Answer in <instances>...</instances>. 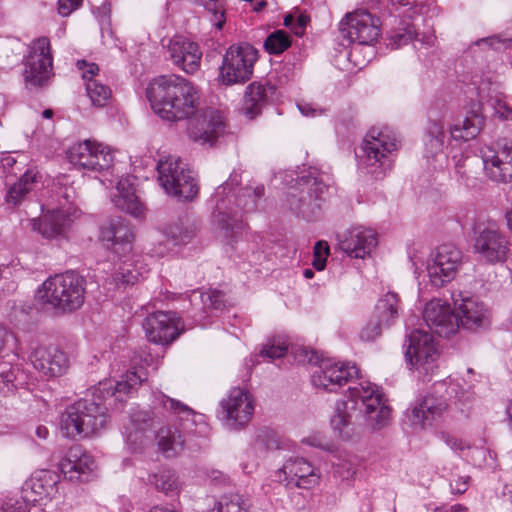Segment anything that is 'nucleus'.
I'll use <instances>...</instances> for the list:
<instances>
[{
	"label": "nucleus",
	"mask_w": 512,
	"mask_h": 512,
	"mask_svg": "<svg viewBox=\"0 0 512 512\" xmlns=\"http://www.w3.org/2000/svg\"><path fill=\"white\" fill-rule=\"evenodd\" d=\"M153 112L168 122L190 119L187 128L190 139L200 144H213L225 133L226 121L219 110H199V93L192 82L171 74L154 78L146 90Z\"/></svg>",
	"instance_id": "obj_1"
},
{
	"label": "nucleus",
	"mask_w": 512,
	"mask_h": 512,
	"mask_svg": "<svg viewBox=\"0 0 512 512\" xmlns=\"http://www.w3.org/2000/svg\"><path fill=\"white\" fill-rule=\"evenodd\" d=\"M144 373L127 371L114 385L111 381L100 382L92 399H80L60 415L59 427L66 438H87L103 429L109 420L108 409L123 404L144 380Z\"/></svg>",
	"instance_id": "obj_2"
},
{
	"label": "nucleus",
	"mask_w": 512,
	"mask_h": 512,
	"mask_svg": "<svg viewBox=\"0 0 512 512\" xmlns=\"http://www.w3.org/2000/svg\"><path fill=\"white\" fill-rule=\"evenodd\" d=\"M383 390L368 381L360 382L348 388V400H340L335 404L331 416V425L341 437H347L344 433L352 422L353 413L358 409L366 421L376 428L386 426L391 419V407Z\"/></svg>",
	"instance_id": "obj_3"
},
{
	"label": "nucleus",
	"mask_w": 512,
	"mask_h": 512,
	"mask_svg": "<svg viewBox=\"0 0 512 512\" xmlns=\"http://www.w3.org/2000/svg\"><path fill=\"white\" fill-rule=\"evenodd\" d=\"M152 405L163 409L173 417L175 428L161 429L158 433V446L166 457H174L184 449L187 436H206L209 426L203 414L196 413L185 403L171 398L162 391L152 392Z\"/></svg>",
	"instance_id": "obj_4"
},
{
	"label": "nucleus",
	"mask_w": 512,
	"mask_h": 512,
	"mask_svg": "<svg viewBox=\"0 0 512 512\" xmlns=\"http://www.w3.org/2000/svg\"><path fill=\"white\" fill-rule=\"evenodd\" d=\"M99 239L117 256V268L112 275L116 285H133L148 274L147 257L132 252L134 234L126 220L119 218L102 226Z\"/></svg>",
	"instance_id": "obj_5"
},
{
	"label": "nucleus",
	"mask_w": 512,
	"mask_h": 512,
	"mask_svg": "<svg viewBox=\"0 0 512 512\" xmlns=\"http://www.w3.org/2000/svg\"><path fill=\"white\" fill-rule=\"evenodd\" d=\"M241 181V175L233 171L229 179L217 187L213 194L217 220L226 230H239L244 226L243 213L254 211L257 201L264 195L263 185L246 186L235 193V188Z\"/></svg>",
	"instance_id": "obj_6"
},
{
	"label": "nucleus",
	"mask_w": 512,
	"mask_h": 512,
	"mask_svg": "<svg viewBox=\"0 0 512 512\" xmlns=\"http://www.w3.org/2000/svg\"><path fill=\"white\" fill-rule=\"evenodd\" d=\"M399 146L400 141L393 129L388 126L372 127L361 147L359 170L374 179H383L393 168Z\"/></svg>",
	"instance_id": "obj_7"
},
{
	"label": "nucleus",
	"mask_w": 512,
	"mask_h": 512,
	"mask_svg": "<svg viewBox=\"0 0 512 512\" xmlns=\"http://www.w3.org/2000/svg\"><path fill=\"white\" fill-rule=\"evenodd\" d=\"M86 280L73 271L48 277L37 290L38 300L62 312H74L85 300Z\"/></svg>",
	"instance_id": "obj_8"
},
{
	"label": "nucleus",
	"mask_w": 512,
	"mask_h": 512,
	"mask_svg": "<svg viewBox=\"0 0 512 512\" xmlns=\"http://www.w3.org/2000/svg\"><path fill=\"white\" fill-rule=\"evenodd\" d=\"M406 361L423 382H428L438 371L439 351L434 337L426 331L413 330L404 344Z\"/></svg>",
	"instance_id": "obj_9"
},
{
	"label": "nucleus",
	"mask_w": 512,
	"mask_h": 512,
	"mask_svg": "<svg viewBox=\"0 0 512 512\" xmlns=\"http://www.w3.org/2000/svg\"><path fill=\"white\" fill-rule=\"evenodd\" d=\"M158 181L168 195L178 200H193L199 192V187L192 171L186 169L179 157L168 156L161 159L157 165Z\"/></svg>",
	"instance_id": "obj_10"
},
{
	"label": "nucleus",
	"mask_w": 512,
	"mask_h": 512,
	"mask_svg": "<svg viewBox=\"0 0 512 512\" xmlns=\"http://www.w3.org/2000/svg\"><path fill=\"white\" fill-rule=\"evenodd\" d=\"M258 50L249 43L231 45L223 55L218 80L226 86L243 84L253 76Z\"/></svg>",
	"instance_id": "obj_11"
},
{
	"label": "nucleus",
	"mask_w": 512,
	"mask_h": 512,
	"mask_svg": "<svg viewBox=\"0 0 512 512\" xmlns=\"http://www.w3.org/2000/svg\"><path fill=\"white\" fill-rule=\"evenodd\" d=\"M16 338L5 327L0 325V358L5 359L12 356L8 361L9 367L5 365L0 367V393L9 395L18 389L29 388L30 374L23 369L22 364L14 363L18 360L14 352Z\"/></svg>",
	"instance_id": "obj_12"
},
{
	"label": "nucleus",
	"mask_w": 512,
	"mask_h": 512,
	"mask_svg": "<svg viewBox=\"0 0 512 512\" xmlns=\"http://www.w3.org/2000/svg\"><path fill=\"white\" fill-rule=\"evenodd\" d=\"M297 186L299 194H289V207L296 214L310 220L320 209V201L327 190V185L322 175L314 170L309 172V175L301 177L297 181Z\"/></svg>",
	"instance_id": "obj_13"
},
{
	"label": "nucleus",
	"mask_w": 512,
	"mask_h": 512,
	"mask_svg": "<svg viewBox=\"0 0 512 512\" xmlns=\"http://www.w3.org/2000/svg\"><path fill=\"white\" fill-rule=\"evenodd\" d=\"M462 265V252L453 244L440 245L427 259L429 283L442 288L453 281Z\"/></svg>",
	"instance_id": "obj_14"
},
{
	"label": "nucleus",
	"mask_w": 512,
	"mask_h": 512,
	"mask_svg": "<svg viewBox=\"0 0 512 512\" xmlns=\"http://www.w3.org/2000/svg\"><path fill=\"white\" fill-rule=\"evenodd\" d=\"M378 17L366 10L347 13L339 23V33L348 44L373 45L380 36Z\"/></svg>",
	"instance_id": "obj_15"
},
{
	"label": "nucleus",
	"mask_w": 512,
	"mask_h": 512,
	"mask_svg": "<svg viewBox=\"0 0 512 512\" xmlns=\"http://www.w3.org/2000/svg\"><path fill=\"white\" fill-rule=\"evenodd\" d=\"M67 158L79 169L103 172L112 167L114 153L109 146L103 143L96 140H84L69 147Z\"/></svg>",
	"instance_id": "obj_16"
},
{
	"label": "nucleus",
	"mask_w": 512,
	"mask_h": 512,
	"mask_svg": "<svg viewBox=\"0 0 512 512\" xmlns=\"http://www.w3.org/2000/svg\"><path fill=\"white\" fill-rule=\"evenodd\" d=\"M253 413V397L244 388H232L220 402L221 420L228 429L244 428L252 419Z\"/></svg>",
	"instance_id": "obj_17"
},
{
	"label": "nucleus",
	"mask_w": 512,
	"mask_h": 512,
	"mask_svg": "<svg viewBox=\"0 0 512 512\" xmlns=\"http://www.w3.org/2000/svg\"><path fill=\"white\" fill-rule=\"evenodd\" d=\"M52 69L50 40L44 36L33 40L25 58V81L33 86H41L50 77Z\"/></svg>",
	"instance_id": "obj_18"
},
{
	"label": "nucleus",
	"mask_w": 512,
	"mask_h": 512,
	"mask_svg": "<svg viewBox=\"0 0 512 512\" xmlns=\"http://www.w3.org/2000/svg\"><path fill=\"white\" fill-rule=\"evenodd\" d=\"M359 376L358 367L350 362L321 361L312 374V384L328 392H336Z\"/></svg>",
	"instance_id": "obj_19"
},
{
	"label": "nucleus",
	"mask_w": 512,
	"mask_h": 512,
	"mask_svg": "<svg viewBox=\"0 0 512 512\" xmlns=\"http://www.w3.org/2000/svg\"><path fill=\"white\" fill-rule=\"evenodd\" d=\"M485 176L496 183H512V141L496 150L484 145L479 149Z\"/></svg>",
	"instance_id": "obj_20"
},
{
	"label": "nucleus",
	"mask_w": 512,
	"mask_h": 512,
	"mask_svg": "<svg viewBox=\"0 0 512 512\" xmlns=\"http://www.w3.org/2000/svg\"><path fill=\"white\" fill-rule=\"evenodd\" d=\"M29 360L40 377L46 380L63 376L70 367L68 355L55 345H39L34 348Z\"/></svg>",
	"instance_id": "obj_21"
},
{
	"label": "nucleus",
	"mask_w": 512,
	"mask_h": 512,
	"mask_svg": "<svg viewBox=\"0 0 512 512\" xmlns=\"http://www.w3.org/2000/svg\"><path fill=\"white\" fill-rule=\"evenodd\" d=\"M398 309V295L393 292L385 294L378 300L372 317L360 331V339L366 342L376 340L383 328L390 327L396 321Z\"/></svg>",
	"instance_id": "obj_22"
},
{
	"label": "nucleus",
	"mask_w": 512,
	"mask_h": 512,
	"mask_svg": "<svg viewBox=\"0 0 512 512\" xmlns=\"http://www.w3.org/2000/svg\"><path fill=\"white\" fill-rule=\"evenodd\" d=\"M279 482L286 485L293 484L297 488L310 490L320 484L321 472L305 458L296 457L288 459L276 472Z\"/></svg>",
	"instance_id": "obj_23"
},
{
	"label": "nucleus",
	"mask_w": 512,
	"mask_h": 512,
	"mask_svg": "<svg viewBox=\"0 0 512 512\" xmlns=\"http://www.w3.org/2000/svg\"><path fill=\"white\" fill-rule=\"evenodd\" d=\"M181 326V319L175 312L157 311L149 314L143 322L148 340L156 344H167L175 340Z\"/></svg>",
	"instance_id": "obj_24"
},
{
	"label": "nucleus",
	"mask_w": 512,
	"mask_h": 512,
	"mask_svg": "<svg viewBox=\"0 0 512 512\" xmlns=\"http://www.w3.org/2000/svg\"><path fill=\"white\" fill-rule=\"evenodd\" d=\"M75 217V210L71 212L70 209H42L40 217L31 219L30 224L42 237L57 239L66 236Z\"/></svg>",
	"instance_id": "obj_25"
},
{
	"label": "nucleus",
	"mask_w": 512,
	"mask_h": 512,
	"mask_svg": "<svg viewBox=\"0 0 512 512\" xmlns=\"http://www.w3.org/2000/svg\"><path fill=\"white\" fill-rule=\"evenodd\" d=\"M427 326L440 337L448 338L459 328L458 318L450 305L441 299L429 301L423 311Z\"/></svg>",
	"instance_id": "obj_26"
},
{
	"label": "nucleus",
	"mask_w": 512,
	"mask_h": 512,
	"mask_svg": "<svg viewBox=\"0 0 512 512\" xmlns=\"http://www.w3.org/2000/svg\"><path fill=\"white\" fill-rule=\"evenodd\" d=\"M96 468L94 458L80 445H72L58 463L64 478L87 481Z\"/></svg>",
	"instance_id": "obj_27"
},
{
	"label": "nucleus",
	"mask_w": 512,
	"mask_h": 512,
	"mask_svg": "<svg viewBox=\"0 0 512 512\" xmlns=\"http://www.w3.org/2000/svg\"><path fill=\"white\" fill-rule=\"evenodd\" d=\"M168 53L174 65L185 73L194 74L200 69L202 51L196 42L174 36L168 44Z\"/></svg>",
	"instance_id": "obj_28"
},
{
	"label": "nucleus",
	"mask_w": 512,
	"mask_h": 512,
	"mask_svg": "<svg viewBox=\"0 0 512 512\" xmlns=\"http://www.w3.org/2000/svg\"><path fill=\"white\" fill-rule=\"evenodd\" d=\"M60 476L52 470L42 469L34 472L26 482L23 493L29 502H46L58 493Z\"/></svg>",
	"instance_id": "obj_29"
},
{
	"label": "nucleus",
	"mask_w": 512,
	"mask_h": 512,
	"mask_svg": "<svg viewBox=\"0 0 512 512\" xmlns=\"http://www.w3.org/2000/svg\"><path fill=\"white\" fill-rule=\"evenodd\" d=\"M475 249L486 261L501 263L507 259L509 242L499 231L486 228L476 238Z\"/></svg>",
	"instance_id": "obj_30"
},
{
	"label": "nucleus",
	"mask_w": 512,
	"mask_h": 512,
	"mask_svg": "<svg viewBox=\"0 0 512 512\" xmlns=\"http://www.w3.org/2000/svg\"><path fill=\"white\" fill-rule=\"evenodd\" d=\"M341 250L356 259H364L377 245V235L372 229L355 227L339 242Z\"/></svg>",
	"instance_id": "obj_31"
},
{
	"label": "nucleus",
	"mask_w": 512,
	"mask_h": 512,
	"mask_svg": "<svg viewBox=\"0 0 512 512\" xmlns=\"http://www.w3.org/2000/svg\"><path fill=\"white\" fill-rule=\"evenodd\" d=\"M76 67L81 72L86 92L92 105L98 107L105 106L111 97V89L98 79L100 71L98 65L86 60H78Z\"/></svg>",
	"instance_id": "obj_32"
},
{
	"label": "nucleus",
	"mask_w": 512,
	"mask_h": 512,
	"mask_svg": "<svg viewBox=\"0 0 512 512\" xmlns=\"http://www.w3.org/2000/svg\"><path fill=\"white\" fill-rule=\"evenodd\" d=\"M153 426V418L149 411L137 410L130 415L129 424L124 427V438L127 448L133 452L143 449L147 441V432Z\"/></svg>",
	"instance_id": "obj_33"
},
{
	"label": "nucleus",
	"mask_w": 512,
	"mask_h": 512,
	"mask_svg": "<svg viewBox=\"0 0 512 512\" xmlns=\"http://www.w3.org/2000/svg\"><path fill=\"white\" fill-rule=\"evenodd\" d=\"M446 399L444 394L439 398L432 395L425 396L419 403L408 409L407 417L414 426L424 428L431 425L447 409Z\"/></svg>",
	"instance_id": "obj_34"
},
{
	"label": "nucleus",
	"mask_w": 512,
	"mask_h": 512,
	"mask_svg": "<svg viewBox=\"0 0 512 512\" xmlns=\"http://www.w3.org/2000/svg\"><path fill=\"white\" fill-rule=\"evenodd\" d=\"M112 202L121 211L136 218H143L146 208L135 193L133 178L121 177L117 182L116 193L112 196Z\"/></svg>",
	"instance_id": "obj_35"
},
{
	"label": "nucleus",
	"mask_w": 512,
	"mask_h": 512,
	"mask_svg": "<svg viewBox=\"0 0 512 512\" xmlns=\"http://www.w3.org/2000/svg\"><path fill=\"white\" fill-rule=\"evenodd\" d=\"M456 308L459 327L472 329L479 326L484 318V307L472 297H462V294L452 295Z\"/></svg>",
	"instance_id": "obj_36"
},
{
	"label": "nucleus",
	"mask_w": 512,
	"mask_h": 512,
	"mask_svg": "<svg viewBox=\"0 0 512 512\" xmlns=\"http://www.w3.org/2000/svg\"><path fill=\"white\" fill-rule=\"evenodd\" d=\"M275 93L274 86L253 82L246 88L242 111L245 116L253 119L261 113L269 98Z\"/></svg>",
	"instance_id": "obj_37"
},
{
	"label": "nucleus",
	"mask_w": 512,
	"mask_h": 512,
	"mask_svg": "<svg viewBox=\"0 0 512 512\" xmlns=\"http://www.w3.org/2000/svg\"><path fill=\"white\" fill-rule=\"evenodd\" d=\"M484 127V117L478 109L473 108L449 128L451 138L455 141L467 142L475 139Z\"/></svg>",
	"instance_id": "obj_38"
},
{
	"label": "nucleus",
	"mask_w": 512,
	"mask_h": 512,
	"mask_svg": "<svg viewBox=\"0 0 512 512\" xmlns=\"http://www.w3.org/2000/svg\"><path fill=\"white\" fill-rule=\"evenodd\" d=\"M40 179L41 174L36 168L26 169L19 180L7 190L5 202L14 207L19 205Z\"/></svg>",
	"instance_id": "obj_39"
},
{
	"label": "nucleus",
	"mask_w": 512,
	"mask_h": 512,
	"mask_svg": "<svg viewBox=\"0 0 512 512\" xmlns=\"http://www.w3.org/2000/svg\"><path fill=\"white\" fill-rule=\"evenodd\" d=\"M454 173L457 182L465 187L475 185L476 175L480 166L476 156L460 153L452 156Z\"/></svg>",
	"instance_id": "obj_40"
},
{
	"label": "nucleus",
	"mask_w": 512,
	"mask_h": 512,
	"mask_svg": "<svg viewBox=\"0 0 512 512\" xmlns=\"http://www.w3.org/2000/svg\"><path fill=\"white\" fill-rule=\"evenodd\" d=\"M446 134L441 121L430 119L424 132V154L427 159L442 154Z\"/></svg>",
	"instance_id": "obj_41"
},
{
	"label": "nucleus",
	"mask_w": 512,
	"mask_h": 512,
	"mask_svg": "<svg viewBox=\"0 0 512 512\" xmlns=\"http://www.w3.org/2000/svg\"><path fill=\"white\" fill-rule=\"evenodd\" d=\"M495 76L492 73H475L466 85V93L474 94L477 102L481 103L491 97L496 87Z\"/></svg>",
	"instance_id": "obj_42"
},
{
	"label": "nucleus",
	"mask_w": 512,
	"mask_h": 512,
	"mask_svg": "<svg viewBox=\"0 0 512 512\" xmlns=\"http://www.w3.org/2000/svg\"><path fill=\"white\" fill-rule=\"evenodd\" d=\"M250 508V500L236 493L222 496L206 512H249Z\"/></svg>",
	"instance_id": "obj_43"
},
{
	"label": "nucleus",
	"mask_w": 512,
	"mask_h": 512,
	"mask_svg": "<svg viewBox=\"0 0 512 512\" xmlns=\"http://www.w3.org/2000/svg\"><path fill=\"white\" fill-rule=\"evenodd\" d=\"M292 45L289 33L282 29L271 32L265 39L263 48L270 55H280Z\"/></svg>",
	"instance_id": "obj_44"
},
{
	"label": "nucleus",
	"mask_w": 512,
	"mask_h": 512,
	"mask_svg": "<svg viewBox=\"0 0 512 512\" xmlns=\"http://www.w3.org/2000/svg\"><path fill=\"white\" fill-rule=\"evenodd\" d=\"M417 37L415 28L412 24L401 21L399 27L393 28L387 37L388 46L392 49H398L407 45Z\"/></svg>",
	"instance_id": "obj_45"
},
{
	"label": "nucleus",
	"mask_w": 512,
	"mask_h": 512,
	"mask_svg": "<svg viewBox=\"0 0 512 512\" xmlns=\"http://www.w3.org/2000/svg\"><path fill=\"white\" fill-rule=\"evenodd\" d=\"M334 472L341 479L348 480L354 477L357 472V458L351 454L344 453L333 455L331 459Z\"/></svg>",
	"instance_id": "obj_46"
},
{
	"label": "nucleus",
	"mask_w": 512,
	"mask_h": 512,
	"mask_svg": "<svg viewBox=\"0 0 512 512\" xmlns=\"http://www.w3.org/2000/svg\"><path fill=\"white\" fill-rule=\"evenodd\" d=\"M201 303L203 304V310L205 315H199L197 321L202 322L208 315L207 310H222L226 305L225 294L218 289H209L204 292H200Z\"/></svg>",
	"instance_id": "obj_47"
},
{
	"label": "nucleus",
	"mask_w": 512,
	"mask_h": 512,
	"mask_svg": "<svg viewBox=\"0 0 512 512\" xmlns=\"http://www.w3.org/2000/svg\"><path fill=\"white\" fill-rule=\"evenodd\" d=\"M0 164L5 177L17 176L23 174L27 169V158L24 154L14 155L6 153L0 159Z\"/></svg>",
	"instance_id": "obj_48"
},
{
	"label": "nucleus",
	"mask_w": 512,
	"mask_h": 512,
	"mask_svg": "<svg viewBox=\"0 0 512 512\" xmlns=\"http://www.w3.org/2000/svg\"><path fill=\"white\" fill-rule=\"evenodd\" d=\"M153 483L158 491L166 495L177 493L179 489L178 478L170 469H161L154 474Z\"/></svg>",
	"instance_id": "obj_49"
},
{
	"label": "nucleus",
	"mask_w": 512,
	"mask_h": 512,
	"mask_svg": "<svg viewBox=\"0 0 512 512\" xmlns=\"http://www.w3.org/2000/svg\"><path fill=\"white\" fill-rule=\"evenodd\" d=\"M27 502L24 493L21 497H8L0 503V512H27Z\"/></svg>",
	"instance_id": "obj_50"
},
{
	"label": "nucleus",
	"mask_w": 512,
	"mask_h": 512,
	"mask_svg": "<svg viewBox=\"0 0 512 512\" xmlns=\"http://www.w3.org/2000/svg\"><path fill=\"white\" fill-rule=\"evenodd\" d=\"M287 350L288 345L284 341L273 340L262 348L260 355L270 359H277L283 357L287 353Z\"/></svg>",
	"instance_id": "obj_51"
},
{
	"label": "nucleus",
	"mask_w": 512,
	"mask_h": 512,
	"mask_svg": "<svg viewBox=\"0 0 512 512\" xmlns=\"http://www.w3.org/2000/svg\"><path fill=\"white\" fill-rule=\"evenodd\" d=\"M164 234L167 241L173 242L174 245L185 244L190 238V233L179 225L168 227Z\"/></svg>",
	"instance_id": "obj_52"
},
{
	"label": "nucleus",
	"mask_w": 512,
	"mask_h": 512,
	"mask_svg": "<svg viewBox=\"0 0 512 512\" xmlns=\"http://www.w3.org/2000/svg\"><path fill=\"white\" fill-rule=\"evenodd\" d=\"M470 476L462 475L450 481V490L452 494L461 495L465 493L470 485Z\"/></svg>",
	"instance_id": "obj_53"
},
{
	"label": "nucleus",
	"mask_w": 512,
	"mask_h": 512,
	"mask_svg": "<svg viewBox=\"0 0 512 512\" xmlns=\"http://www.w3.org/2000/svg\"><path fill=\"white\" fill-rule=\"evenodd\" d=\"M393 5H398L396 10L402 7H408V10H412V14L422 13V9L426 0H391Z\"/></svg>",
	"instance_id": "obj_54"
},
{
	"label": "nucleus",
	"mask_w": 512,
	"mask_h": 512,
	"mask_svg": "<svg viewBox=\"0 0 512 512\" xmlns=\"http://www.w3.org/2000/svg\"><path fill=\"white\" fill-rule=\"evenodd\" d=\"M81 4L82 0H58V12L63 17L69 16Z\"/></svg>",
	"instance_id": "obj_55"
},
{
	"label": "nucleus",
	"mask_w": 512,
	"mask_h": 512,
	"mask_svg": "<svg viewBox=\"0 0 512 512\" xmlns=\"http://www.w3.org/2000/svg\"><path fill=\"white\" fill-rule=\"evenodd\" d=\"M296 360L300 363L317 364L318 357L315 352L310 351L306 348H299L296 353Z\"/></svg>",
	"instance_id": "obj_56"
},
{
	"label": "nucleus",
	"mask_w": 512,
	"mask_h": 512,
	"mask_svg": "<svg viewBox=\"0 0 512 512\" xmlns=\"http://www.w3.org/2000/svg\"><path fill=\"white\" fill-rule=\"evenodd\" d=\"M496 115L504 121H512V106L505 102H498L495 107Z\"/></svg>",
	"instance_id": "obj_57"
},
{
	"label": "nucleus",
	"mask_w": 512,
	"mask_h": 512,
	"mask_svg": "<svg viewBox=\"0 0 512 512\" xmlns=\"http://www.w3.org/2000/svg\"><path fill=\"white\" fill-rule=\"evenodd\" d=\"M443 439L445 443L453 450L455 451H463L467 448H469V445L462 439L450 436V435H444Z\"/></svg>",
	"instance_id": "obj_58"
},
{
	"label": "nucleus",
	"mask_w": 512,
	"mask_h": 512,
	"mask_svg": "<svg viewBox=\"0 0 512 512\" xmlns=\"http://www.w3.org/2000/svg\"><path fill=\"white\" fill-rule=\"evenodd\" d=\"M210 483L214 485H226L229 478L221 471L212 469L207 473Z\"/></svg>",
	"instance_id": "obj_59"
},
{
	"label": "nucleus",
	"mask_w": 512,
	"mask_h": 512,
	"mask_svg": "<svg viewBox=\"0 0 512 512\" xmlns=\"http://www.w3.org/2000/svg\"><path fill=\"white\" fill-rule=\"evenodd\" d=\"M99 10H101V13L97 15V18L101 26L102 34H104L105 31L112 33L110 29V16L108 9L106 8V6H103L99 8Z\"/></svg>",
	"instance_id": "obj_60"
},
{
	"label": "nucleus",
	"mask_w": 512,
	"mask_h": 512,
	"mask_svg": "<svg viewBox=\"0 0 512 512\" xmlns=\"http://www.w3.org/2000/svg\"><path fill=\"white\" fill-rule=\"evenodd\" d=\"M307 23L308 18L306 16L300 15L298 18H295V22L292 27V32L296 36H302L305 32Z\"/></svg>",
	"instance_id": "obj_61"
},
{
	"label": "nucleus",
	"mask_w": 512,
	"mask_h": 512,
	"mask_svg": "<svg viewBox=\"0 0 512 512\" xmlns=\"http://www.w3.org/2000/svg\"><path fill=\"white\" fill-rule=\"evenodd\" d=\"M298 108L301 114L304 116L315 117L322 114V110L313 107V105L310 103H300L298 104Z\"/></svg>",
	"instance_id": "obj_62"
},
{
	"label": "nucleus",
	"mask_w": 512,
	"mask_h": 512,
	"mask_svg": "<svg viewBox=\"0 0 512 512\" xmlns=\"http://www.w3.org/2000/svg\"><path fill=\"white\" fill-rule=\"evenodd\" d=\"M433 387L437 393H442V390H445L447 396L451 397L452 393H455V397H459L454 385L450 383L449 387H447L446 381L437 382Z\"/></svg>",
	"instance_id": "obj_63"
},
{
	"label": "nucleus",
	"mask_w": 512,
	"mask_h": 512,
	"mask_svg": "<svg viewBox=\"0 0 512 512\" xmlns=\"http://www.w3.org/2000/svg\"><path fill=\"white\" fill-rule=\"evenodd\" d=\"M433 512H468V508L462 504H454L451 506L441 505L435 507Z\"/></svg>",
	"instance_id": "obj_64"
}]
</instances>
